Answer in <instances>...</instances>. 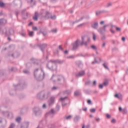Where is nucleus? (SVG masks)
Masks as SVG:
<instances>
[{
  "label": "nucleus",
  "mask_w": 128,
  "mask_h": 128,
  "mask_svg": "<svg viewBox=\"0 0 128 128\" xmlns=\"http://www.w3.org/2000/svg\"><path fill=\"white\" fill-rule=\"evenodd\" d=\"M108 84V80H106L104 82L103 84H101L99 85V88H102L104 86H106Z\"/></svg>",
  "instance_id": "nucleus-1"
},
{
  "label": "nucleus",
  "mask_w": 128,
  "mask_h": 128,
  "mask_svg": "<svg viewBox=\"0 0 128 128\" xmlns=\"http://www.w3.org/2000/svg\"><path fill=\"white\" fill-rule=\"evenodd\" d=\"M78 41H76L75 43L73 44V48L74 50H76V48H78Z\"/></svg>",
  "instance_id": "nucleus-2"
},
{
  "label": "nucleus",
  "mask_w": 128,
  "mask_h": 128,
  "mask_svg": "<svg viewBox=\"0 0 128 128\" xmlns=\"http://www.w3.org/2000/svg\"><path fill=\"white\" fill-rule=\"evenodd\" d=\"M34 20H38V12H36L34 16L33 17Z\"/></svg>",
  "instance_id": "nucleus-3"
},
{
  "label": "nucleus",
  "mask_w": 128,
  "mask_h": 128,
  "mask_svg": "<svg viewBox=\"0 0 128 128\" xmlns=\"http://www.w3.org/2000/svg\"><path fill=\"white\" fill-rule=\"evenodd\" d=\"M84 72L82 71L78 74V76H84Z\"/></svg>",
  "instance_id": "nucleus-4"
},
{
  "label": "nucleus",
  "mask_w": 128,
  "mask_h": 128,
  "mask_svg": "<svg viewBox=\"0 0 128 128\" xmlns=\"http://www.w3.org/2000/svg\"><path fill=\"white\" fill-rule=\"evenodd\" d=\"M115 98H122V95L118 94H116L114 95Z\"/></svg>",
  "instance_id": "nucleus-5"
},
{
  "label": "nucleus",
  "mask_w": 128,
  "mask_h": 128,
  "mask_svg": "<svg viewBox=\"0 0 128 128\" xmlns=\"http://www.w3.org/2000/svg\"><path fill=\"white\" fill-rule=\"evenodd\" d=\"M92 28H96V22H94L92 24Z\"/></svg>",
  "instance_id": "nucleus-6"
},
{
  "label": "nucleus",
  "mask_w": 128,
  "mask_h": 128,
  "mask_svg": "<svg viewBox=\"0 0 128 128\" xmlns=\"http://www.w3.org/2000/svg\"><path fill=\"white\" fill-rule=\"evenodd\" d=\"M3 22H6V21L4 19H0V24H3Z\"/></svg>",
  "instance_id": "nucleus-7"
},
{
  "label": "nucleus",
  "mask_w": 128,
  "mask_h": 128,
  "mask_svg": "<svg viewBox=\"0 0 128 128\" xmlns=\"http://www.w3.org/2000/svg\"><path fill=\"white\" fill-rule=\"evenodd\" d=\"M80 92L76 91V92H74V95H75V96H80Z\"/></svg>",
  "instance_id": "nucleus-8"
},
{
  "label": "nucleus",
  "mask_w": 128,
  "mask_h": 128,
  "mask_svg": "<svg viewBox=\"0 0 128 128\" xmlns=\"http://www.w3.org/2000/svg\"><path fill=\"white\" fill-rule=\"evenodd\" d=\"M20 118L18 117L16 118V122H20Z\"/></svg>",
  "instance_id": "nucleus-9"
},
{
  "label": "nucleus",
  "mask_w": 128,
  "mask_h": 128,
  "mask_svg": "<svg viewBox=\"0 0 128 128\" xmlns=\"http://www.w3.org/2000/svg\"><path fill=\"white\" fill-rule=\"evenodd\" d=\"M115 28H116V30H117V32H120V30H121L120 28L118 27H115Z\"/></svg>",
  "instance_id": "nucleus-10"
},
{
  "label": "nucleus",
  "mask_w": 128,
  "mask_h": 128,
  "mask_svg": "<svg viewBox=\"0 0 128 128\" xmlns=\"http://www.w3.org/2000/svg\"><path fill=\"white\" fill-rule=\"evenodd\" d=\"M90 112H96V109L95 108H91L90 110Z\"/></svg>",
  "instance_id": "nucleus-11"
},
{
  "label": "nucleus",
  "mask_w": 128,
  "mask_h": 128,
  "mask_svg": "<svg viewBox=\"0 0 128 128\" xmlns=\"http://www.w3.org/2000/svg\"><path fill=\"white\" fill-rule=\"evenodd\" d=\"M29 36H34V32H29Z\"/></svg>",
  "instance_id": "nucleus-12"
},
{
  "label": "nucleus",
  "mask_w": 128,
  "mask_h": 128,
  "mask_svg": "<svg viewBox=\"0 0 128 128\" xmlns=\"http://www.w3.org/2000/svg\"><path fill=\"white\" fill-rule=\"evenodd\" d=\"M4 6V4L2 2H0V6H1V8H2V6Z\"/></svg>",
  "instance_id": "nucleus-13"
},
{
  "label": "nucleus",
  "mask_w": 128,
  "mask_h": 128,
  "mask_svg": "<svg viewBox=\"0 0 128 128\" xmlns=\"http://www.w3.org/2000/svg\"><path fill=\"white\" fill-rule=\"evenodd\" d=\"M104 66L106 68V70H108V66H106V64H103Z\"/></svg>",
  "instance_id": "nucleus-14"
},
{
  "label": "nucleus",
  "mask_w": 128,
  "mask_h": 128,
  "mask_svg": "<svg viewBox=\"0 0 128 128\" xmlns=\"http://www.w3.org/2000/svg\"><path fill=\"white\" fill-rule=\"evenodd\" d=\"M72 118L71 116H67L66 117V120H70Z\"/></svg>",
  "instance_id": "nucleus-15"
},
{
  "label": "nucleus",
  "mask_w": 128,
  "mask_h": 128,
  "mask_svg": "<svg viewBox=\"0 0 128 128\" xmlns=\"http://www.w3.org/2000/svg\"><path fill=\"white\" fill-rule=\"evenodd\" d=\"M87 38V42H90V38L89 37H86Z\"/></svg>",
  "instance_id": "nucleus-16"
},
{
  "label": "nucleus",
  "mask_w": 128,
  "mask_h": 128,
  "mask_svg": "<svg viewBox=\"0 0 128 128\" xmlns=\"http://www.w3.org/2000/svg\"><path fill=\"white\" fill-rule=\"evenodd\" d=\"M96 36L95 34H93V40H96Z\"/></svg>",
  "instance_id": "nucleus-17"
},
{
  "label": "nucleus",
  "mask_w": 128,
  "mask_h": 128,
  "mask_svg": "<svg viewBox=\"0 0 128 128\" xmlns=\"http://www.w3.org/2000/svg\"><path fill=\"white\" fill-rule=\"evenodd\" d=\"M92 48V50H96V46L92 45V46H91Z\"/></svg>",
  "instance_id": "nucleus-18"
},
{
  "label": "nucleus",
  "mask_w": 128,
  "mask_h": 128,
  "mask_svg": "<svg viewBox=\"0 0 128 128\" xmlns=\"http://www.w3.org/2000/svg\"><path fill=\"white\" fill-rule=\"evenodd\" d=\"M66 98H60V100H61V102H62V100H64Z\"/></svg>",
  "instance_id": "nucleus-19"
},
{
  "label": "nucleus",
  "mask_w": 128,
  "mask_h": 128,
  "mask_svg": "<svg viewBox=\"0 0 128 128\" xmlns=\"http://www.w3.org/2000/svg\"><path fill=\"white\" fill-rule=\"evenodd\" d=\"M111 122L112 124H114V122H116V120L112 119Z\"/></svg>",
  "instance_id": "nucleus-20"
},
{
  "label": "nucleus",
  "mask_w": 128,
  "mask_h": 128,
  "mask_svg": "<svg viewBox=\"0 0 128 128\" xmlns=\"http://www.w3.org/2000/svg\"><path fill=\"white\" fill-rule=\"evenodd\" d=\"M32 30H38V28L36 27H33Z\"/></svg>",
  "instance_id": "nucleus-21"
},
{
  "label": "nucleus",
  "mask_w": 128,
  "mask_h": 128,
  "mask_svg": "<svg viewBox=\"0 0 128 128\" xmlns=\"http://www.w3.org/2000/svg\"><path fill=\"white\" fill-rule=\"evenodd\" d=\"M88 104H92V100H88Z\"/></svg>",
  "instance_id": "nucleus-22"
},
{
  "label": "nucleus",
  "mask_w": 128,
  "mask_h": 128,
  "mask_svg": "<svg viewBox=\"0 0 128 128\" xmlns=\"http://www.w3.org/2000/svg\"><path fill=\"white\" fill-rule=\"evenodd\" d=\"M14 124H12L10 127V128H14Z\"/></svg>",
  "instance_id": "nucleus-23"
},
{
  "label": "nucleus",
  "mask_w": 128,
  "mask_h": 128,
  "mask_svg": "<svg viewBox=\"0 0 128 128\" xmlns=\"http://www.w3.org/2000/svg\"><path fill=\"white\" fill-rule=\"evenodd\" d=\"M106 117L108 118H110V115L107 114H106Z\"/></svg>",
  "instance_id": "nucleus-24"
},
{
  "label": "nucleus",
  "mask_w": 128,
  "mask_h": 128,
  "mask_svg": "<svg viewBox=\"0 0 128 128\" xmlns=\"http://www.w3.org/2000/svg\"><path fill=\"white\" fill-rule=\"evenodd\" d=\"M112 6V3H108L107 4V6Z\"/></svg>",
  "instance_id": "nucleus-25"
},
{
  "label": "nucleus",
  "mask_w": 128,
  "mask_h": 128,
  "mask_svg": "<svg viewBox=\"0 0 128 128\" xmlns=\"http://www.w3.org/2000/svg\"><path fill=\"white\" fill-rule=\"evenodd\" d=\"M110 30H111V32H112V34H114V32H115L114 30H112V29H111Z\"/></svg>",
  "instance_id": "nucleus-26"
},
{
  "label": "nucleus",
  "mask_w": 128,
  "mask_h": 128,
  "mask_svg": "<svg viewBox=\"0 0 128 128\" xmlns=\"http://www.w3.org/2000/svg\"><path fill=\"white\" fill-rule=\"evenodd\" d=\"M122 40H123V42H124V40H126V38L124 37H122Z\"/></svg>",
  "instance_id": "nucleus-27"
},
{
  "label": "nucleus",
  "mask_w": 128,
  "mask_h": 128,
  "mask_svg": "<svg viewBox=\"0 0 128 128\" xmlns=\"http://www.w3.org/2000/svg\"><path fill=\"white\" fill-rule=\"evenodd\" d=\"M51 18L54 20V18H56V16H51Z\"/></svg>",
  "instance_id": "nucleus-28"
},
{
  "label": "nucleus",
  "mask_w": 128,
  "mask_h": 128,
  "mask_svg": "<svg viewBox=\"0 0 128 128\" xmlns=\"http://www.w3.org/2000/svg\"><path fill=\"white\" fill-rule=\"evenodd\" d=\"M100 24H104V21H102L100 22Z\"/></svg>",
  "instance_id": "nucleus-29"
},
{
  "label": "nucleus",
  "mask_w": 128,
  "mask_h": 128,
  "mask_svg": "<svg viewBox=\"0 0 128 128\" xmlns=\"http://www.w3.org/2000/svg\"><path fill=\"white\" fill-rule=\"evenodd\" d=\"M52 32H56V30L55 29V30H52Z\"/></svg>",
  "instance_id": "nucleus-30"
},
{
  "label": "nucleus",
  "mask_w": 128,
  "mask_h": 128,
  "mask_svg": "<svg viewBox=\"0 0 128 128\" xmlns=\"http://www.w3.org/2000/svg\"><path fill=\"white\" fill-rule=\"evenodd\" d=\"M119 110H120V112H122V107H120V108H119Z\"/></svg>",
  "instance_id": "nucleus-31"
},
{
  "label": "nucleus",
  "mask_w": 128,
  "mask_h": 128,
  "mask_svg": "<svg viewBox=\"0 0 128 128\" xmlns=\"http://www.w3.org/2000/svg\"><path fill=\"white\" fill-rule=\"evenodd\" d=\"M24 74H28V71L25 70V71H24Z\"/></svg>",
  "instance_id": "nucleus-32"
},
{
  "label": "nucleus",
  "mask_w": 128,
  "mask_h": 128,
  "mask_svg": "<svg viewBox=\"0 0 128 128\" xmlns=\"http://www.w3.org/2000/svg\"><path fill=\"white\" fill-rule=\"evenodd\" d=\"M86 110H87L86 108H83V110H84V112H86Z\"/></svg>",
  "instance_id": "nucleus-33"
},
{
  "label": "nucleus",
  "mask_w": 128,
  "mask_h": 128,
  "mask_svg": "<svg viewBox=\"0 0 128 128\" xmlns=\"http://www.w3.org/2000/svg\"><path fill=\"white\" fill-rule=\"evenodd\" d=\"M64 54H68V50L64 51Z\"/></svg>",
  "instance_id": "nucleus-34"
},
{
  "label": "nucleus",
  "mask_w": 128,
  "mask_h": 128,
  "mask_svg": "<svg viewBox=\"0 0 128 128\" xmlns=\"http://www.w3.org/2000/svg\"><path fill=\"white\" fill-rule=\"evenodd\" d=\"M96 81H94V83H93V84H94V86L96 85Z\"/></svg>",
  "instance_id": "nucleus-35"
},
{
  "label": "nucleus",
  "mask_w": 128,
  "mask_h": 128,
  "mask_svg": "<svg viewBox=\"0 0 128 128\" xmlns=\"http://www.w3.org/2000/svg\"><path fill=\"white\" fill-rule=\"evenodd\" d=\"M43 108H46V104H44L42 106Z\"/></svg>",
  "instance_id": "nucleus-36"
},
{
  "label": "nucleus",
  "mask_w": 128,
  "mask_h": 128,
  "mask_svg": "<svg viewBox=\"0 0 128 128\" xmlns=\"http://www.w3.org/2000/svg\"><path fill=\"white\" fill-rule=\"evenodd\" d=\"M76 120H78V117H76V118H74V121L76 122Z\"/></svg>",
  "instance_id": "nucleus-37"
},
{
  "label": "nucleus",
  "mask_w": 128,
  "mask_h": 128,
  "mask_svg": "<svg viewBox=\"0 0 128 128\" xmlns=\"http://www.w3.org/2000/svg\"><path fill=\"white\" fill-rule=\"evenodd\" d=\"M32 22H30L29 24V26H32Z\"/></svg>",
  "instance_id": "nucleus-38"
},
{
  "label": "nucleus",
  "mask_w": 128,
  "mask_h": 128,
  "mask_svg": "<svg viewBox=\"0 0 128 128\" xmlns=\"http://www.w3.org/2000/svg\"><path fill=\"white\" fill-rule=\"evenodd\" d=\"M51 112H52V114H54V110H51Z\"/></svg>",
  "instance_id": "nucleus-39"
},
{
  "label": "nucleus",
  "mask_w": 128,
  "mask_h": 128,
  "mask_svg": "<svg viewBox=\"0 0 128 128\" xmlns=\"http://www.w3.org/2000/svg\"><path fill=\"white\" fill-rule=\"evenodd\" d=\"M58 48L60 50H62V46H60Z\"/></svg>",
  "instance_id": "nucleus-40"
},
{
  "label": "nucleus",
  "mask_w": 128,
  "mask_h": 128,
  "mask_svg": "<svg viewBox=\"0 0 128 128\" xmlns=\"http://www.w3.org/2000/svg\"><path fill=\"white\" fill-rule=\"evenodd\" d=\"M52 90H56V88L54 87V88H52Z\"/></svg>",
  "instance_id": "nucleus-41"
},
{
  "label": "nucleus",
  "mask_w": 128,
  "mask_h": 128,
  "mask_svg": "<svg viewBox=\"0 0 128 128\" xmlns=\"http://www.w3.org/2000/svg\"><path fill=\"white\" fill-rule=\"evenodd\" d=\"M84 26V24H81L79 25L78 26Z\"/></svg>",
  "instance_id": "nucleus-42"
},
{
  "label": "nucleus",
  "mask_w": 128,
  "mask_h": 128,
  "mask_svg": "<svg viewBox=\"0 0 128 128\" xmlns=\"http://www.w3.org/2000/svg\"><path fill=\"white\" fill-rule=\"evenodd\" d=\"M100 14V12H97V14Z\"/></svg>",
  "instance_id": "nucleus-43"
},
{
  "label": "nucleus",
  "mask_w": 128,
  "mask_h": 128,
  "mask_svg": "<svg viewBox=\"0 0 128 128\" xmlns=\"http://www.w3.org/2000/svg\"><path fill=\"white\" fill-rule=\"evenodd\" d=\"M84 37L83 38H82V42H84Z\"/></svg>",
  "instance_id": "nucleus-44"
},
{
  "label": "nucleus",
  "mask_w": 128,
  "mask_h": 128,
  "mask_svg": "<svg viewBox=\"0 0 128 128\" xmlns=\"http://www.w3.org/2000/svg\"><path fill=\"white\" fill-rule=\"evenodd\" d=\"M106 46V44H104L103 45H102V46Z\"/></svg>",
  "instance_id": "nucleus-45"
},
{
  "label": "nucleus",
  "mask_w": 128,
  "mask_h": 128,
  "mask_svg": "<svg viewBox=\"0 0 128 128\" xmlns=\"http://www.w3.org/2000/svg\"><path fill=\"white\" fill-rule=\"evenodd\" d=\"M8 40H10V38H8Z\"/></svg>",
  "instance_id": "nucleus-46"
},
{
  "label": "nucleus",
  "mask_w": 128,
  "mask_h": 128,
  "mask_svg": "<svg viewBox=\"0 0 128 128\" xmlns=\"http://www.w3.org/2000/svg\"><path fill=\"white\" fill-rule=\"evenodd\" d=\"M82 128H84V126H83Z\"/></svg>",
  "instance_id": "nucleus-47"
},
{
  "label": "nucleus",
  "mask_w": 128,
  "mask_h": 128,
  "mask_svg": "<svg viewBox=\"0 0 128 128\" xmlns=\"http://www.w3.org/2000/svg\"><path fill=\"white\" fill-rule=\"evenodd\" d=\"M98 32H100V30H98Z\"/></svg>",
  "instance_id": "nucleus-48"
},
{
  "label": "nucleus",
  "mask_w": 128,
  "mask_h": 128,
  "mask_svg": "<svg viewBox=\"0 0 128 128\" xmlns=\"http://www.w3.org/2000/svg\"><path fill=\"white\" fill-rule=\"evenodd\" d=\"M54 98H52V100H54Z\"/></svg>",
  "instance_id": "nucleus-49"
},
{
  "label": "nucleus",
  "mask_w": 128,
  "mask_h": 128,
  "mask_svg": "<svg viewBox=\"0 0 128 128\" xmlns=\"http://www.w3.org/2000/svg\"><path fill=\"white\" fill-rule=\"evenodd\" d=\"M86 84H88V82L86 83Z\"/></svg>",
  "instance_id": "nucleus-50"
},
{
  "label": "nucleus",
  "mask_w": 128,
  "mask_h": 128,
  "mask_svg": "<svg viewBox=\"0 0 128 128\" xmlns=\"http://www.w3.org/2000/svg\"><path fill=\"white\" fill-rule=\"evenodd\" d=\"M97 120H98V119H97Z\"/></svg>",
  "instance_id": "nucleus-51"
},
{
  "label": "nucleus",
  "mask_w": 128,
  "mask_h": 128,
  "mask_svg": "<svg viewBox=\"0 0 128 128\" xmlns=\"http://www.w3.org/2000/svg\"><path fill=\"white\" fill-rule=\"evenodd\" d=\"M91 116V117H92V116Z\"/></svg>",
  "instance_id": "nucleus-52"
}]
</instances>
